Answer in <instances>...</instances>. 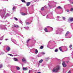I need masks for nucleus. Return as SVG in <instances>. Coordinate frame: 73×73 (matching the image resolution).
I'll use <instances>...</instances> for the list:
<instances>
[{"label":"nucleus","mask_w":73,"mask_h":73,"mask_svg":"<svg viewBox=\"0 0 73 73\" xmlns=\"http://www.w3.org/2000/svg\"><path fill=\"white\" fill-rule=\"evenodd\" d=\"M6 11V9H3V11L1 10H0V15L2 19H6V17H4L5 16V14L6 13V12L5 11Z\"/></svg>","instance_id":"nucleus-1"},{"label":"nucleus","mask_w":73,"mask_h":73,"mask_svg":"<svg viewBox=\"0 0 73 73\" xmlns=\"http://www.w3.org/2000/svg\"><path fill=\"white\" fill-rule=\"evenodd\" d=\"M60 69V66H57L56 67H54L53 70H52V71L53 72H58V70Z\"/></svg>","instance_id":"nucleus-2"},{"label":"nucleus","mask_w":73,"mask_h":73,"mask_svg":"<svg viewBox=\"0 0 73 73\" xmlns=\"http://www.w3.org/2000/svg\"><path fill=\"white\" fill-rule=\"evenodd\" d=\"M70 21L72 22L73 21V18L72 17H70L69 18V19L68 20V22L69 23H70Z\"/></svg>","instance_id":"nucleus-3"},{"label":"nucleus","mask_w":73,"mask_h":73,"mask_svg":"<svg viewBox=\"0 0 73 73\" xmlns=\"http://www.w3.org/2000/svg\"><path fill=\"white\" fill-rule=\"evenodd\" d=\"M6 49L7 52H9L10 50H11V48L9 46H7L6 47Z\"/></svg>","instance_id":"nucleus-4"},{"label":"nucleus","mask_w":73,"mask_h":73,"mask_svg":"<svg viewBox=\"0 0 73 73\" xmlns=\"http://www.w3.org/2000/svg\"><path fill=\"white\" fill-rule=\"evenodd\" d=\"M11 39V41H12V42H13L14 44H17V42H16V41L14 39H13L12 38Z\"/></svg>","instance_id":"nucleus-5"},{"label":"nucleus","mask_w":73,"mask_h":73,"mask_svg":"<svg viewBox=\"0 0 73 73\" xmlns=\"http://www.w3.org/2000/svg\"><path fill=\"white\" fill-rule=\"evenodd\" d=\"M22 60L23 62H25V63L27 62V60H26V59H25V58H23L22 59Z\"/></svg>","instance_id":"nucleus-6"},{"label":"nucleus","mask_w":73,"mask_h":73,"mask_svg":"<svg viewBox=\"0 0 73 73\" xmlns=\"http://www.w3.org/2000/svg\"><path fill=\"white\" fill-rule=\"evenodd\" d=\"M62 65L63 67H66V64L65 63V62L63 61L62 63Z\"/></svg>","instance_id":"nucleus-7"},{"label":"nucleus","mask_w":73,"mask_h":73,"mask_svg":"<svg viewBox=\"0 0 73 73\" xmlns=\"http://www.w3.org/2000/svg\"><path fill=\"white\" fill-rule=\"evenodd\" d=\"M2 27L3 28H1V29H7V27H5L4 26H3Z\"/></svg>","instance_id":"nucleus-8"},{"label":"nucleus","mask_w":73,"mask_h":73,"mask_svg":"<svg viewBox=\"0 0 73 73\" xmlns=\"http://www.w3.org/2000/svg\"><path fill=\"white\" fill-rule=\"evenodd\" d=\"M23 70H28V68L27 67L25 68V67H23Z\"/></svg>","instance_id":"nucleus-9"},{"label":"nucleus","mask_w":73,"mask_h":73,"mask_svg":"<svg viewBox=\"0 0 73 73\" xmlns=\"http://www.w3.org/2000/svg\"><path fill=\"white\" fill-rule=\"evenodd\" d=\"M31 4V2H27L26 3V5L27 6H29V5H30Z\"/></svg>","instance_id":"nucleus-10"},{"label":"nucleus","mask_w":73,"mask_h":73,"mask_svg":"<svg viewBox=\"0 0 73 73\" xmlns=\"http://www.w3.org/2000/svg\"><path fill=\"white\" fill-rule=\"evenodd\" d=\"M13 60H14V61H18V59L15 58H13Z\"/></svg>","instance_id":"nucleus-11"},{"label":"nucleus","mask_w":73,"mask_h":73,"mask_svg":"<svg viewBox=\"0 0 73 73\" xmlns=\"http://www.w3.org/2000/svg\"><path fill=\"white\" fill-rule=\"evenodd\" d=\"M59 49L61 52H62V47L61 46L59 48Z\"/></svg>","instance_id":"nucleus-12"},{"label":"nucleus","mask_w":73,"mask_h":73,"mask_svg":"<svg viewBox=\"0 0 73 73\" xmlns=\"http://www.w3.org/2000/svg\"><path fill=\"white\" fill-rule=\"evenodd\" d=\"M21 14L22 15H23V16H25V15H27V14H26L24 13H22Z\"/></svg>","instance_id":"nucleus-13"},{"label":"nucleus","mask_w":73,"mask_h":73,"mask_svg":"<svg viewBox=\"0 0 73 73\" xmlns=\"http://www.w3.org/2000/svg\"><path fill=\"white\" fill-rule=\"evenodd\" d=\"M16 69L17 70H20V67H19L18 66H17Z\"/></svg>","instance_id":"nucleus-14"},{"label":"nucleus","mask_w":73,"mask_h":73,"mask_svg":"<svg viewBox=\"0 0 73 73\" xmlns=\"http://www.w3.org/2000/svg\"><path fill=\"white\" fill-rule=\"evenodd\" d=\"M42 61H43V60H42V59H41L39 61V62L40 64L41 63H42Z\"/></svg>","instance_id":"nucleus-15"},{"label":"nucleus","mask_w":73,"mask_h":73,"mask_svg":"<svg viewBox=\"0 0 73 73\" xmlns=\"http://www.w3.org/2000/svg\"><path fill=\"white\" fill-rule=\"evenodd\" d=\"M24 28H25V29H27V30H28V29H29V27H24Z\"/></svg>","instance_id":"nucleus-16"},{"label":"nucleus","mask_w":73,"mask_h":73,"mask_svg":"<svg viewBox=\"0 0 73 73\" xmlns=\"http://www.w3.org/2000/svg\"><path fill=\"white\" fill-rule=\"evenodd\" d=\"M3 37H4V36H3L1 37V38H0V40H2L3 39Z\"/></svg>","instance_id":"nucleus-17"},{"label":"nucleus","mask_w":73,"mask_h":73,"mask_svg":"<svg viewBox=\"0 0 73 73\" xmlns=\"http://www.w3.org/2000/svg\"><path fill=\"white\" fill-rule=\"evenodd\" d=\"M7 16H11V14H9V13H7L6 14Z\"/></svg>","instance_id":"nucleus-18"},{"label":"nucleus","mask_w":73,"mask_h":73,"mask_svg":"<svg viewBox=\"0 0 73 73\" xmlns=\"http://www.w3.org/2000/svg\"><path fill=\"white\" fill-rule=\"evenodd\" d=\"M44 31L46 32H48V29L46 28H45V29H44Z\"/></svg>","instance_id":"nucleus-19"},{"label":"nucleus","mask_w":73,"mask_h":73,"mask_svg":"<svg viewBox=\"0 0 73 73\" xmlns=\"http://www.w3.org/2000/svg\"><path fill=\"white\" fill-rule=\"evenodd\" d=\"M15 9H16V7H15V6H14V7L13 8V11H14V10H15Z\"/></svg>","instance_id":"nucleus-20"},{"label":"nucleus","mask_w":73,"mask_h":73,"mask_svg":"<svg viewBox=\"0 0 73 73\" xmlns=\"http://www.w3.org/2000/svg\"><path fill=\"white\" fill-rule=\"evenodd\" d=\"M57 9H62V8L60 6H58L57 7Z\"/></svg>","instance_id":"nucleus-21"},{"label":"nucleus","mask_w":73,"mask_h":73,"mask_svg":"<svg viewBox=\"0 0 73 73\" xmlns=\"http://www.w3.org/2000/svg\"><path fill=\"white\" fill-rule=\"evenodd\" d=\"M69 33V32L68 31L67 32L65 35L66 36H67V35H68Z\"/></svg>","instance_id":"nucleus-22"},{"label":"nucleus","mask_w":73,"mask_h":73,"mask_svg":"<svg viewBox=\"0 0 73 73\" xmlns=\"http://www.w3.org/2000/svg\"><path fill=\"white\" fill-rule=\"evenodd\" d=\"M54 52H58V49H55L54 50Z\"/></svg>","instance_id":"nucleus-23"},{"label":"nucleus","mask_w":73,"mask_h":73,"mask_svg":"<svg viewBox=\"0 0 73 73\" xmlns=\"http://www.w3.org/2000/svg\"><path fill=\"white\" fill-rule=\"evenodd\" d=\"M14 27H15V28H18L19 27V25H15Z\"/></svg>","instance_id":"nucleus-24"},{"label":"nucleus","mask_w":73,"mask_h":73,"mask_svg":"<svg viewBox=\"0 0 73 73\" xmlns=\"http://www.w3.org/2000/svg\"><path fill=\"white\" fill-rule=\"evenodd\" d=\"M44 48V46H41L40 47V49H43Z\"/></svg>","instance_id":"nucleus-25"},{"label":"nucleus","mask_w":73,"mask_h":73,"mask_svg":"<svg viewBox=\"0 0 73 73\" xmlns=\"http://www.w3.org/2000/svg\"><path fill=\"white\" fill-rule=\"evenodd\" d=\"M14 19L16 20V21H17L18 20V19H17V18L14 17Z\"/></svg>","instance_id":"nucleus-26"},{"label":"nucleus","mask_w":73,"mask_h":73,"mask_svg":"<svg viewBox=\"0 0 73 73\" xmlns=\"http://www.w3.org/2000/svg\"><path fill=\"white\" fill-rule=\"evenodd\" d=\"M3 67V65L2 64H1L0 65V68H2Z\"/></svg>","instance_id":"nucleus-27"},{"label":"nucleus","mask_w":73,"mask_h":73,"mask_svg":"<svg viewBox=\"0 0 73 73\" xmlns=\"http://www.w3.org/2000/svg\"><path fill=\"white\" fill-rule=\"evenodd\" d=\"M26 25H29L30 24V23H29L28 22H27L26 23Z\"/></svg>","instance_id":"nucleus-28"},{"label":"nucleus","mask_w":73,"mask_h":73,"mask_svg":"<svg viewBox=\"0 0 73 73\" xmlns=\"http://www.w3.org/2000/svg\"><path fill=\"white\" fill-rule=\"evenodd\" d=\"M8 55H9V56H12V57H13V55H12V54H8Z\"/></svg>","instance_id":"nucleus-29"},{"label":"nucleus","mask_w":73,"mask_h":73,"mask_svg":"<svg viewBox=\"0 0 73 73\" xmlns=\"http://www.w3.org/2000/svg\"><path fill=\"white\" fill-rule=\"evenodd\" d=\"M21 1L23 3H25V0H22Z\"/></svg>","instance_id":"nucleus-30"},{"label":"nucleus","mask_w":73,"mask_h":73,"mask_svg":"<svg viewBox=\"0 0 73 73\" xmlns=\"http://www.w3.org/2000/svg\"><path fill=\"white\" fill-rule=\"evenodd\" d=\"M41 10L42 11H44V7L42 8L41 9Z\"/></svg>","instance_id":"nucleus-31"},{"label":"nucleus","mask_w":73,"mask_h":73,"mask_svg":"<svg viewBox=\"0 0 73 73\" xmlns=\"http://www.w3.org/2000/svg\"><path fill=\"white\" fill-rule=\"evenodd\" d=\"M73 8H72L70 9V11L71 12H72V11H73Z\"/></svg>","instance_id":"nucleus-32"},{"label":"nucleus","mask_w":73,"mask_h":73,"mask_svg":"<svg viewBox=\"0 0 73 73\" xmlns=\"http://www.w3.org/2000/svg\"><path fill=\"white\" fill-rule=\"evenodd\" d=\"M29 40H30V39H28L27 40V43H28V42L29 41Z\"/></svg>","instance_id":"nucleus-33"},{"label":"nucleus","mask_w":73,"mask_h":73,"mask_svg":"<svg viewBox=\"0 0 73 73\" xmlns=\"http://www.w3.org/2000/svg\"><path fill=\"white\" fill-rule=\"evenodd\" d=\"M20 23H21V24H23V22H22V21H20Z\"/></svg>","instance_id":"nucleus-34"},{"label":"nucleus","mask_w":73,"mask_h":73,"mask_svg":"<svg viewBox=\"0 0 73 73\" xmlns=\"http://www.w3.org/2000/svg\"><path fill=\"white\" fill-rule=\"evenodd\" d=\"M72 45H70V46H69V48H72Z\"/></svg>","instance_id":"nucleus-35"},{"label":"nucleus","mask_w":73,"mask_h":73,"mask_svg":"<svg viewBox=\"0 0 73 73\" xmlns=\"http://www.w3.org/2000/svg\"><path fill=\"white\" fill-rule=\"evenodd\" d=\"M65 19H66L65 17H63V19L64 20H65Z\"/></svg>","instance_id":"nucleus-36"},{"label":"nucleus","mask_w":73,"mask_h":73,"mask_svg":"<svg viewBox=\"0 0 73 73\" xmlns=\"http://www.w3.org/2000/svg\"><path fill=\"white\" fill-rule=\"evenodd\" d=\"M42 54H45V53H44V52H42Z\"/></svg>","instance_id":"nucleus-37"},{"label":"nucleus","mask_w":73,"mask_h":73,"mask_svg":"<svg viewBox=\"0 0 73 73\" xmlns=\"http://www.w3.org/2000/svg\"><path fill=\"white\" fill-rule=\"evenodd\" d=\"M1 54H4V53L3 52H2L1 53Z\"/></svg>","instance_id":"nucleus-38"},{"label":"nucleus","mask_w":73,"mask_h":73,"mask_svg":"<svg viewBox=\"0 0 73 73\" xmlns=\"http://www.w3.org/2000/svg\"><path fill=\"white\" fill-rule=\"evenodd\" d=\"M35 53L36 54H37V49H36L35 50Z\"/></svg>","instance_id":"nucleus-39"},{"label":"nucleus","mask_w":73,"mask_h":73,"mask_svg":"<svg viewBox=\"0 0 73 73\" xmlns=\"http://www.w3.org/2000/svg\"><path fill=\"white\" fill-rule=\"evenodd\" d=\"M67 12H69V10H67V11H66Z\"/></svg>","instance_id":"nucleus-40"},{"label":"nucleus","mask_w":73,"mask_h":73,"mask_svg":"<svg viewBox=\"0 0 73 73\" xmlns=\"http://www.w3.org/2000/svg\"><path fill=\"white\" fill-rule=\"evenodd\" d=\"M31 70H29V73H31Z\"/></svg>","instance_id":"nucleus-41"},{"label":"nucleus","mask_w":73,"mask_h":73,"mask_svg":"<svg viewBox=\"0 0 73 73\" xmlns=\"http://www.w3.org/2000/svg\"><path fill=\"white\" fill-rule=\"evenodd\" d=\"M8 40V39H5V41H7V40Z\"/></svg>","instance_id":"nucleus-42"},{"label":"nucleus","mask_w":73,"mask_h":73,"mask_svg":"<svg viewBox=\"0 0 73 73\" xmlns=\"http://www.w3.org/2000/svg\"><path fill=\"white\" fill-rule=\"evenodd\" d=\"M69 62V61H67L66 62V63H68Z\"/></svg>","instance_id":"nucleus-43"},{"label":"nucleus","mask_w":73,"mask_h":73,"mask_svg":"<svg viewBox=\"0 0 73 73\" xmlns=\"http://www.w3.org/2000/svg\"><path fill=\"white\" fill-rule=\"evenodd\" d=\"M68 73H71V72H70V71H69L68 72Z\"/></svg>","instance_id":"nucleus-44"},{"label":"nucleus","mask_w":73,"mask_h":73,"mask_svg":"<svg viewBox=\"0 0 73 73\" xmlns=\"http://www.w3.org/2000/svg\"><path fill=\"white\" fill-rule=\"evenodd\" d=\"M1 22H2V23H3V22H4V21H1Z\"/></svg>","instance_id":"nucleus-45"},{"label":"nucleus","mask_w":73,"mask_h":73,"mask_svg":"<svg viewBox=\"0 0 73 73\" xmlns=\"http://www.w3.org/2000/svg\"><path fill=\"white\" fill-rule=\"evenodd\" d=\"M37 73H41V72H37Z\"/></svg>","instance_id":"nucleus-46"},{"label":"nucleus","mask_w":73,"mask_h":73,"mask_svg":"<svg viewBox=\"0 0 73 73\" xmlns=\"http://www.w3.org/2000/svg\"><path fill=\"white\" fill-rule=\"evenodd\" d=\"M37 53H38V51L37 50Z\"/></svg>","instance_id":"nucleus-47"},{"label":"nucleus","mask_w":73,"mask_h":73,"mask_svg":"<svg viewBox=\"0 0 73 73\" xmlns=\"http://www.w3.org/2000/svg\"><path fill=\"white\" fill-rule=\"evenodd\" d=\"M7 67H9V66H8V65H7Z\"/></svg>","instance_id":"nucleus-48"},{"label":"nucleus","mask_w":73,"mask_h":73,"mask_svg":"<svg viewBox=\"0 0 73 73\" xmlns=\"http://www.w3.org/2000/svg\"><path fill=\"white\" fill-rule=\"evenodd\" d=\"M1 54L0 53V55H1Z\"/></svg>","instance_id":"nucleus-49"},{"label":"nucleus","mask_w":73,"mask_h":73,"mask_svg":"<svg viewBox=\"0 0 73 73\" xmlns=\"http://www.w3.org/2000/svg\"><path fill=\"white\" fill-rule=\"evenodd\" d=\"M0 44H1V43L0 42Z\"/></svg>","instance_id":"nucleus-50"},{"label":"nucleus","mask_w":73,"mask_h":73,"mask_svg":"<svg viewBox=\"0 0 73 73\" xmlns=\"http://www.w3.org/2000/svg\"><path fill=\"white\" fill-rule=\"evenodd\" d=\"M47 17H48V15H47Z\"/></svg>","instance_id":"nucleus-51"},{"label":"nucleus","mask_w":73,"mask_h":73,"mask_svg":"<svg viewBox=\"0 0 73 73\" xmlns=\"http://www.w3.org/2000/svg\"><path fill=\"white\" fill-rule=\"evenodd\" d=\"M21 30H22V31H23V30L22 29H21Z\"/></svg>","instance_id":"nucleus-52"},{"label":"nucleus","mask_w":73,"mask_h":73,"mask_svg":"<svg viewBox=\"0 0 73 73\" xmlns=\"http://www.w3.org/2000/svg\"><path fill=\"white\" fill-rule=\"evenodd\" d=\"M72 4H73V2H72Z\"/></svg>","instance_id":"nucleus-53"}]
</instances>
